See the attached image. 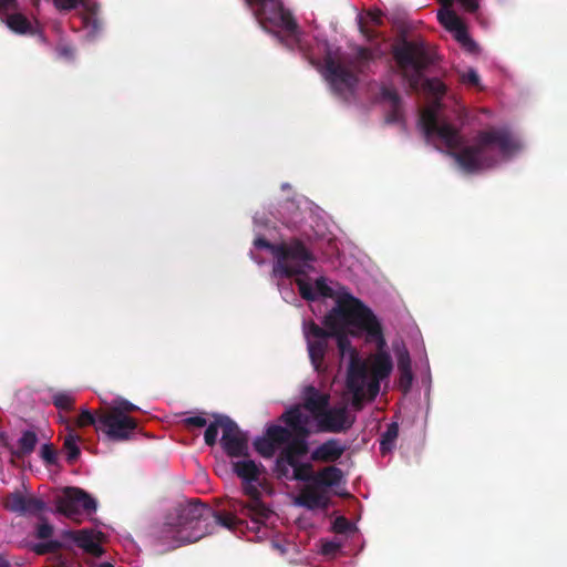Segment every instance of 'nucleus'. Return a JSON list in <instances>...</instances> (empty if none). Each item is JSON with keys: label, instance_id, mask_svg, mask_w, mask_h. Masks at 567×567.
Masks as SVG:
<instances>
[{"label": "nucleus", "instance_id": "1", "mask_svg": "<svg viewBox=\"0 0 567 567\" xmlns=\"http://www.w3.org/2000/svg\"><path fill=\"white\" fill-rule=\"evenodd\" d=\"M323 326L331 330L342 358H349L346 386L352 394L351 405L355 411L363 409V388L368 377V361L360 358L352 347L349 334H365L368 342H375L378 348L385 347L381 322L373 311L360 299L350 293L338 298L336 306L324 316Z\"/></svg>", "mask_w": 567, "mask_h": 567}, {"label": "nucleus", "instance_id": "2", "mask_svg": "<svg viewBox=\"0 0 567 567\" xmlns=\"http://www.w3.org/2000/svg\"><path fill=\"white\" fill-rule=\"evenodd\" d=\"M420 123L424 135L429 138L433 135L440 137L451 151L449 154L456 161L466 174H474L496 165L498 158L494 147L508 156L518 150L519 144L508 128L493 127L480 131L472 145L460 148L463 137L460 131L450 123H440L433 110H425L421 114Z\"/></svg>", "mask_w": 567, "mask_h": 567}, {"label": "nucleus", "instance_id": "3", "mask_svg": "<svg viewBox=\"0 0 567 567\" xmlns=\"http://www.w3.org/2000/svg\"><path fill=\"white\" fill-rule=\"evenodd\" d=\"M240 520L229 513L216 512L198 499L178 509L162 527L158 539L163 545L176 548L195 543L213 534L218 527L235 529Z\"/></svg>", "mask_w": 567, "mask_h": 567}, {"label": "nucleus", "instance_id": "4", "mask_svg": "<svg viewBox=\"0 0 567 567\" xmlns=\"http://www.w3.org/2000/svg\"><path fill=\"white\" fill-rule=\"evenodd\" d=\"M390 53L394 72L412 91H419L425 72L433 64L426 41L421 37L410 38L405 31H401L394 38Z\"/></svg>", "mask_w": 567, "mask_h": 567}, {"label": "nucleus", "instance_id": "5", "mask_svg": "<svg viewBox=\"0 0 567 567\" xmlns=\"http://www.w3.org/2000/svg\"><path fill=\"white\" fill-rule=\"evenodd\" d=\"M234 473L241 480V488L249 502L236 501L231 508L235 513L250 517L255 523H262L269 518L271 511L261 502L260 487L264 485L265 466L255 461L245 458L233 462Z\"/></svg>", "mask_w": 567, "mask_h": 567}, {"label": "nucleus", "instance_id": "6", "mask_svg": "<svg viewBox=\"0 0 567 567\" xmlns=\"http://www.w3.org/2000/svg\"><path fill=\"white\" fill-rule=\"evenodd\" d=\"M316 261L313 251L300 238L292 237L279 244L274 271L286 278L302 276L315 269Z\"/></svg>", "mask_w": 567, "mask_h": 567}, {"label": "nucleus", "instance_id": "7", "mask_svg": "<svg viewBox=\"0 0 567 567\" xmlns=\"http://www.w3.org/2000/svg\"><path fill=\"white\" fill-rule=\"evenodd\" d=\"M323 65L322 74L334 92L343 93L357 86L359 80L353 71L352 60H341L328 49L323 56Z\"/></svg>", "mask_w": 567, "mask_h": 567}, {"label": "nucleus", "instance_id": "8", "mask_svg": "<svg viewBox=\"0 0 567 567\" xmlns=\"http://www.w3.org/2000/svg\"><path fill=\"white\" fill-rule=\"evenodd\" d=\"M246 6L251 10L259 25L266 29V23L279 21V25L292 33L298 24L291 13L284 8L281 0H245Z\"/></svg>", "mask_w": 567, "mask_h": 567}, {"label": "nucleus", "instance_id": "9", "mask_svg": "<svg viewBox=\"0 0 567 567\" xmlns=\"http://www.w3.org/2000/svg\"><path fill=\"white\" fill-rule=\"evenodd\" d=\"M137 429V421L120 411H102L97 414V431L114 442L127 441Z\"/></svg>", "mask_w": 567, "mask_h": 567}, {"label": "nucleus", "instance_id": "10", "mask_svg": "<svg viewBox=\"0 0 567 567\" xmlns=\"http://www.w3.org/2000/svg\"><path fill=\"white\" fill-rule=\"evenodd\" d=\"M393 370V361L389 352L378 348V352L370 358L368 363V377L363 388V403L373 401L380 392V383L389 378Z\"/></svg>", "mask_w": 567, "mask_h": 567}, {"label": "nucleus", "instance_id": "11", "mask_svg": "<svg viewBox=\"0 0 567 567\" xmlns=\"http://www.w3.org/2000/svg\"><path fill=\"white\" fill-rule=\"evenodd\" d=\"M56 511L69 518H75L81 509L86 514L96 512V501L80 487H65L63 494L55 499Z\"/></svg>", "mask_w": 567, "mask_h": 567}, {"label": "nucleus", "instance_id": "12", "mask_svg": "<svg viewBox=\"0 0 567 567\" xmlns=\"http://www.w3.org/2000/svg\"><path fill=\"white\" fill-rule=\"evenodd\" d=\"M221 432L220 444L229 457H247L249 455L248 436L230 417H225L221 423Z\"/></svg>", "mask_w": 567, "mask_h": 567}, {"label": "nucleus", "instance_id": "13", "mask_svg": "<svg viewBox=\"0 0 567 567\" xmlns=\"http://www.w3.org/2000/svg\"><path fill=\"white\" fill-rule=\"evenodd\" d=\"M306 337L310 361L315 370L320 371L328 350V339L331 338V330L311 322L306 331Z\"/></svg>", "mask_w": 567, "mask_h": 567}, {"label": "nucleus", "instance_id": "14", "mask_svg": "<svg viewBox=\"0 0 567 567\" xmlns=\"http://www.w3.org/2000/svg\"><path fill=\"white\" fill-rule=\"evenodd\" d=\"M291 439V432L281 425H269L261 437L254 441V447L265 458H271L277 450Z\"/></svg>", "mask_w": 567, "mask_h": 567}, {"label": "nucleus", "instance_id": "15", "mask_svg": "<svg viewBox=\"0 0 567 567\" xmlns=\"http://www.w3.org/2000/svg\"><path fill=\"white\" fill-rule=\"evenodd\" d=\"M318 420V430L324 433H342L352 427L355 416L348 412L347 406L328 408Z\"/></svg>", "mask_w": 567, "mask_h": 567}, {"label": "nucleus", "instance_id": "16", "mask_svg": "<svg viewBox=\"0 0 567 567\" xmlns=\"http://www.w3.org/2000/svg\"><path fill=\"white\" fill-rule=\"evenodd\" d=\"M3 506L7 511L19 515H38L45 509L47 505L41 498L13 492L4 497Z\"/></svg>", "mask_w": 567, "mask_h": 567}, {"label": "nucleus", "instance_id": "17", "mask_svg": "<svg viewBox=\"0 0 567 567\" xmlns=\"http://www.w3.org/2000/svg\"><path fill=\"white\" fill-rule=\"evenodd\" d=\"M64 537L72 539L80 548L94 557H101L104 554V549L101 546L104 538V534L102 532L89 529L78 532L71 530L65 532Z\"/></svg>", "mask_w": 567, "mask_h": 567}, {"label": "nucleus", "instance_id": "18", "mask_svg": "<svg viewBox=\"0 0 567 567\" xmlns=\"http://www.w3.org/2000/svg\"><path fill=\"white\" fill-rule=\"evenodd\" d=\"M296 504L309 511L328 509L330 497L328 492L315 484L305 486L296 498Z\"/></svg>", "mask_w": 567, "mask_h": 567}, {"label": "nucleus", "instance_id": "19", "mask_svg": "<svg viewBox=\"0 0 567 567\" xmlns=\"http://www.w3.org/2000/svg\"><path fill=\"white\" fill-rule=\"evenodd\" d=\"M282 421L292 435L297 436H310L311 431L309 430L310 416L302 411L300 405H293L286 410L281 416Z\"/></svg>", "mask_w": 567, "mask_h": 567}, {"label": "nucleus", "instance_id": "20", "mask_svg": "<svg viewBox=\"0 0 567 567\" xmlns=\"http://www.w3.org/2000/svg\"><path fill=\"white\" fill-rule=\"evenodd\" d=\"M347 446L338 439H329L311 453V461L332 463L338 461L346 452Z\"/></svg>", "mask_w": 567, "mask_h": 567}, {"label": "nucleus", "instance_id": "21", "mask_svg": "<svg viewBox=\"0 0 567 567\" xmlns=\"http://www.w3.org/2000/svg\"><path fill=\"white\" fill-rule=\"evenodd\" d=\"M330 404V395L321 393L313 385L305 389L303 409L309 411L316 419L320 416Z\"/></svg>", "mask_w": 567, "mask_h": 567}, {"label": "nucleus", "instance_id": "22", "mask_svg": "<svg viewBox=\"0 0 567 567\" xmlns=\"http://www.w3.org/2000/svg\"><path fill=\"white\" fill-rule=\"evenodd\" d=\"M308 437L291 434L290 441L284 444L285 446L279 454L284 456L288 464L295 465L297 461H300L309 452Z\"/></svg>", "mask_w": 567, "mask_h": 567}, {"label": "nucleus", "instance_id": "23", "mask_svg": "<svg viewBox=\"0 0 567 567\" xmlns=\"http://www.w3.org/2000/svg\"><path fill=\"white\" fill-rule=\"evenodd\" d=\"M398 369L400 372L399 386L404 393H406L410 390L413 381L411 358L406 350H403L398 354Z\"/></svg>", "mask_w": 567, "mask_h": 567}, {"label": "nucleus", "instance_id": "24", "mask_svg": "<svg viewBox=\"0 0 567 567\" xmlns=\"http://www.w3.org/2000/svg\"><path fill=\"white\" fill-rule=\"evenodd\" d=\"M81 16L83 27L89 31L90 35H95L102 29V22L99 18V7L95 3H87L83 8Z\"/></svg>", "mask_w": 567, "mask_h": 567}, {"label": "nucleus", "instance_id": "25", "mask_svg": "<svg viewBox=\"0 0 567 567\" xmlns=\"http://www.w3.org/2000/svg\"><path fill=\"white\" fill-rule=\"evenodd\" d=\"M342 478V471L337 466H327L316 473L313 484L318 487H331L339 485Z\"/></svg>", "mask_w": 567, "mask_h": 567}, {"label": "nucleus", "instance_id": "26", "mask_svg": "<svg viewBox=\"0 0 567 567\" xmlns=\"http://www.w3.org/2000/svg\"><path fill=\"white\" fill-rule=\"evenodd\" d=\"M38 443V436L33 431H24L18 441V450L12 454L19 458L30 455Z\"/></svg>", "mask_w": 567, "mask_h": 567}, {"label": "nucleus", "instance_id": "27", "mask_svg": "<svg viewBox=\"0 0 567 567\" xmlns=\"http://www.w3.org/2000/svg\"><path fill=\"white\" fill-rule=\"evenodd\" d=\"M6 14V23L8 28L20 34H25L31 31L32 25L29 19L22 13H11L8 12Z\"/></svg>", "mask_w": 567, "mask_h": 567}, {"label": "nucleus", "instance_id": "28", "mask_svg": "<svg viewBox=\"0 0 567 567\" xmlns=\"http://www.w3.org/2000/svg\"><path fill=\"white\" fill-rule=\"evenodd\" d=\"M291 468L290 481L311 482L313 484L316 473L311 463L297 461L295 465H291Z\"/></svg>", "mask_w": 567, "mask_h": 567}, {"label": "nucleus", "instance_id": "29", "mask_svg": "<svg viewBox=\"0 0 567 567\" xmlns=\"http://www.w3.org/2000/svg\"><path fill=\"white\" fill-rule=\"evenodd\" d=\"M398 436L399 425L398 423L392 422L388 425L386 431L381 435L380 452L382 455H385L393 450Z\"/></svg>", "mask_w": 567, "mask_h": 567}, {"label": "nucleus", "instance_id": "30", "mask_svg": "<svg viewBox=\"0 0 567 567\" xmlns=\"http://www.w3.org/2000/svg\"><path fill=\"white\" fill-rule=\"evenodd\" d=\"M79 441L80 436L75 434L72 429H70L69 433L64 437L63 450L66 453V461L71 464L74 463L81 454L80 447L78 445Z\"/></svg>", "mask_w": 567, "mask_h": 567}, {"label": "nucleus", "instance_id": "31", "mask_svg": "<svg viewBox=\"0 0 567 567\" xmlns=\"http://www.w3.org/2000/svg\"><path fill=\"white\" fill-rule=\"evenodd\" d=\"M226 415H219L216 420L208 424L205 433L204 440L208 446H214L217 442L218 430L221 429V423H224Z\"/></svg>", "mask_w": 567, "mask_h": 567}, {"label": "nucleus", "instance_id": "32", "mask_svg": "<svg viewBox=\"0 0 567 567\" xmlns=\"http://www.w3.org/2000/svg\"><path fill=\"white\" fill-rule=\"evenodd\" d=\"M421 87H423L429 93L433 94L436 97H442L446 93L445 84L439 79H425L423 76V81L421 83Z\"/></svg>", "mask_w": 567, "mask_h": 567}, {"label": "nucleus", "instance_id": "33", "mask_svg": "<svg viewBox=\"0 0 567 567\" xmlns=\"http://www.w3.org/2000/svg\"><path fill=\"white\" fill-rule=\"evenodd\" d=\"M52 402L56 409L69 412L74 408L75 399L70 393L58 392L53 395Z\"/></svg>", "mask_w": 567, "mask_h": 567}, {"label": "nucleus", "instance_id": "34", "mask_svg": "<svg viewBox=\"0 0 567 567\" xmlns=\"http://www.w3.org/2000/svg\"><path fill=\"white\" fill-rule=\"evenodd\" d=\"M457 74H458V80L461 83H463L467 86H471V87L478 89V90L483 89L481 85L480 74L477 73V71L475 69L460 71Z\"/></svg>", "mask_w": 567, "mask_h": 567}, {"label": "nucleus", "instance_id": "35", "mask_svg": "<svg viewBox=\"0 0 567 567\" xmlns=\"http://www.w3.org/2000/svg\"><path fill=\"white\" fill-rule=\"evenodd\" d=\"M440 22L450 31L461 27L462 20L453 11L439 12Z\"/></svg>", "mask_w": 567, "mask_h": 567}, {"label": "nucleus", "instance_id": "36", "mask_svg": "<svg viewBox=\"0 0 567 567\" xmlns=\"http://www.w3.org/2000/svg\"><path fill=\"white\" fill-rule=\"evenodd\" d=\"M296 285L298 286V290L302 299L307 301H315L318 298V293L310 282L302 278H296Z\"/></svg>", "mask_w": 567, "mask_h": 567}, {"label": "nucleus", "instance_id": "37", "mask_svg": "<svg viewBox=\"0 0 567 567\" xmlns=\"http://www.w3.org/2000/svg\"><path fill=\"white\" fill-rule=\"evenodd\" d=\"M63 547V544L59 540H49L45 543H38L32 546V551L37 555H45L49 553H55Z\"/></svg>", "mask_w": 567, "mask_h": 567}, {"label": "nucleus", "instance_id": "38", "mask_svg": "<svg viewBox=\"0 0 567 567\" xmlns=\"http://www.w3.org/2000/svg\"><path fill=\"white\" fill-rule=\"evenodd\" d=\"M290 467H291V464H288L286 462V460L284 458V456L278 454L276 462H275V467H274V472H275L276 476L278 478L290 480L291 474H292V473H290Z\"/></svg>", "mask_w": 567, "mask_h": 567}, {"label": "nucleus", "instance_id": "39", "mask_svg": "<svg viewBox=\"0 0 567 567\" xmlns=\"http://www.w3.org/2000/svg\"><path fill=\"white\" fill-rule=\"evenodd\" d=\"M40 456L48 466L55 465L58 462V452L52 444H43Z\"/></svg>", "mask_w": 567, "mask_h": 567}, {"label": "nucleus", "instance_id": "40", "mask_svg": "<svg viewBox=\"0 0 567 567\" xmlns=\"http://www.w3.org/2000/svg\"><path fill=\"white\" fill-rule=\"evenodd\" d=\"M75 424L79 427L94 425L97 429V417H95V415L87 409H82L75 421Z\"/></svg>", "mask_w": 567, "mask_h": 567}, {"label": "nucleus", "instance_id": "41", "mask_svg": "<svg viewBox=\"0 0 567 567\" xmlns=\"http://www.w3.org/2000/svg\"><path fill=\"white\" fill-rule=\"evenodd\" d=\"M137 410H140L138 406H136L132 402L123 398H118L114 401V404L107 411H120V413L127 414L130 412H134Z\"/></svg>", "mask_w": 567, "mask_h": 567}, {"label": "nucleus", "instance_id": "42", "mask_svg": "<svg viewBox=\"0 0 567 567\" xmlns=\"http://www.w3.org/2000/svg\"><path fill=\"white\" fill-rule=\"evenodd\" d=\"M315 290L318 297L332 298L334 296L333 289L327 284L324 277H319L315 281Z\"/></svg>", "mask_w": 567, "mask_h": 567}, {"label": "nucleus", "instance_id": "43", "mask_svg": "<svg viewBox=\"0 0 567 567\" xmlns=\"http://www.w3.org/2000/svg\"><path fill=\"white\" fill-rule=\"evenodd\" d=\"M381 97L382 100L388 101L390 106L402 104L400 94L392 87L383 86L381 89Z\"/></svg>", "mask_w": 567, "mask_h": 567}, {"label": "nucleus", "instance_id": "44", "mask_svg": "<svg viewBox=\"0 0 567 567\" xmlns=\"http://www.w3.org/2000/svg\"><path fill=\"white\" fill-rule=\"evenodd\" d=\"M385 122L388 124L403 123L402 104L390 106L385 115Z\"/></svg>", "mask_w": 567, "mask_h": 567}, {"label": "nucleus", "instance_id": "45", "mask_svg": "<svg viewBox=\"0 0 567 567\" xmlns=\"http://www.w3.org/2000/svg\"><path fill=\"white\" fill-rule=\"evenodd\" d=\"M53 2L56 9L60 11H71L78 8V6L80 4H82V7L84 8L85 4L89 3L86 2V0H53Z\"/></svg>", "mask_w": 567, "mask_h": 567}, {"label": "nucleus", "instance_id": "46", "mask_svg": "<svg viewBox=\"0 0 567 567\" xmlns=\"http://www.w3.org/2000/svg\"><path fill=\"white\" fill-rule=\"evenodd\" d=\"M352 525L344 516L337 517L332 523V530L337 534H346L351 530Z\"/></svg>", "mask_w": 567, "mask_h": 567}, {"label": "nucleus", "instance_id": "47", "mask_svg": "<svg viewBox=\"0 0 567 567\" xmlns=\"http://www.w3.org/2000/svg\"><path fill=\"white\" fill-rule=\"evenodd\" d=\"M254 245L258 249H267V250H269L271 252V255L274 256V258L276 257L277 248L279 247V244H272V243L268 241L264 237L256 238L254 240Z\"/></svg>", "mask_w": 567, "mask_h": 567}, {"label": "nucleus", "instance_id": "48", "mask_svg": "<svg viewBox=\"0 0 567 567\" xmlns=\"http://www.w3.org/2000/svg\"><path fill=\"white\" fill-rule=\"evenodd\" d=\"M53 526L47 522H43L41 524H38L35 536L39 539H48L53 535Z\"/></svg>", "mask_w": 567, "mask_h": 567}, {"label": "nucleus", "instance_id": "49", "mask_svg": "<svg viewBox=\"0 0 567 567\" xmlns=\"http://www.w3.org/2000/svg\"><path fill=\"white\" fill-rule=\"evenodd\" d=\"M183 423L187 429L204 427L207 425V420L202 415H194V416L184 419Z\"/></svg>", "mask_w": 567, "mask_h": 567}, {"label": "nucleus", "instance_id": "50", "mask_svg": "<svg viewBox=\"0 0 567 567\" xmlns=\"http://www.w3.org/2000/svg\"><path fill=\"white\" fill-rule=\"evenodd\" d=\"M56 53L60 58L71 60L74 56V49L69 44H59L56 47Z\"/></svg>", "mask_w": 567, "mask_h": 567}, {"label": "nucleus", "instance_id": "51", "mask_svg": "<svg viewBox=\"0 0 567 567\" xmlns=\"http://www.w3.org/2000/svg\"><path fill=\"white\" fill-rule=\"evenodd\" d=\"M455 38L458 42L463 44L472 43V40L468 37L467 30L463 22L461 23V27L454 30Z\"/></svg>", "mask_w": 567, "mask_h": 567}, {"label": "nucleus", "instance_id": "52", "mask_svg": "<svg viewBox=\"0 0 567 567\" xmlns=\"http://www.w3.org/2000/svg\"><path fill=\"white\" fill-rule=\"evenodd\" d=\"M56 564L62 567H82L79 563L71 561L66 555L60 554L55 557Z\"/></svg>", "mask_w": 567, "mask_h": 567}, {"label": "nucleus", "instance_id": "53", "mask_svg": "<svg viewBox=\"0 0 567 567\" xmlns=\"http://www.w3.org/2000/svg\"><path fill=\"white\" fill-rule=\"evenodd\" d=\"M18 8L17 0H0V16Z\"/></svg>", "mask_w": 567, "mask_h": 567}, {"label": "nucleus", "instance_id": "54", "mask_svg": "<svg viewBox=\"0 0 567 567\" xmlns=\"http://www.w3.org/2000/svg\"><path fill=\"white\" fill-rule=\"evenodd\" d=\"M340 549V544L334 542H327L322 545V553L324 555H333Z\"/></svg>", "mask_w": 567, "mask_h": 567}, {"label": "nucleus", "instance_id": "55", "mask_svg": "<svg viewBox=\"0 0 567 567\" xmlns=\"http://www.w3.org/2000/svg\"><path fill=\"white\" fill-rule=\"evenodd\" d=\"M368 16H369V18H370L371 22H372L374 25L379 27V25H381V24L383 23V21H382L383 13H382V11H381V10L370 11V12L368 13Z\"/></svg>", "mask_w": 567, "mask_h": 567}, {"label": "nucleus", "instance_id": "56", "mask_svg": "<svg viewBox=\"0 0 567 567\" xmlns=\"http://www.w3.org/2000/svg\"><path fill=\"white\" fill-rule=\"evenodd\" d=\"M357 59L359 61H370L372 59V52L367 48H359Z\"/></svg>", "mask_w": 567, "mask_h": 567}, {"label": "nucleus", "instance_id": "57", "mask_svg": "<svg viewBox=\"0 0 567 567\" xmlns=\"http://www.w3.org/2000/svg\"><path fill=\"white\" fill-rule=\"evenodd\" d=\"M460 2L470 12H474L478 8L477 0H460Z\"/></svg>", "mask_w": 567, "mask_h": 567}, {"label": "nucleus", "instance_id": "58", "mask_svg": "<svg viewBox=\"0 0 567 567\" xmlns=\"http://www.w3.org/2000/svg\"><path fill=\"white\" fill-rule=\"evenodd\" d=\"M361 32L365 34L369 39H374L378 37V34L374 31H369L363 28V25H360Z\"/></svg>", "mask_w": 567, "mask_h": 567}, {"label": "nucleus", "instance_id": "59", "mask_svg": "<svg viewBox=\"0 0 567 567\" xmlns=\"http://www.w3.org/2000/svg\"><path fill=\"white\" fill-rule=\"evenodd\" d=\"M0 567H10V564L4 558L0 557Z\"/></svg>", "mask_w": 567, "mask_h": 567}, {"label": "nucleus", "instance_id": "60", "mask_svg": "<svg viewBox=\"0 0 567 567\" xmlns=\"http://www.w3.org/2000/svg\"><path fill=\"white\" fill-rule=\"evenodd\" d=\"M100 567H114V566L110 563H103L100 565Z\"/></svg>", "mask_w": 567, "mask_h": 567}, {"label": "nucleus", "instance_id": "61", "mask_svg": "<svg viewBox=\"0 0 567 567\" xmlns=\"http://www.w3.org/2000/svg\"><path fill=\"white\" fill-rule=\"evenodd\" d=\"M445 4H451L452 0H442Z\"/></svg>", "mask_w": 567, "mask_h": 567}]
</instances>
